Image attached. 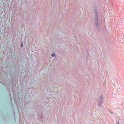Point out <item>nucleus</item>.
I'll list each match as a JSON object with an SVG mask.
<instances>
[{"label":"nucleus","instance_id":"obj_6","mask_svg":"<svg viewBox=\"0 0 124 124\" xmlns=\"http://www.w3.org/2000/svg\"><path fill=\"white\" fill-rule=\"evenodd\" d=\"M109 111L110 113H111V114H113V112H112V111H111L110 110V109H109Z\"/></svg>","mask_w":124,"mask_h":124},{"label":"nucleus","instance_id":"obj_3","mask_svg":"<svg viewBox=\"0 0 124 124\" xmlns=\"http://www.w3.org/2000/svg\"><path fill=\"white\" fill-rule=\"evenodd\" d=\"M98 14H95L94 17V22H98Z\"/></svg>","mask_w":124,"mask_h":124},{"label":"nucleus","instance_id":"obj_7","mask_svg":"<svg viewBox=\"0 0 124 124\" xmlns=\"http://www.w3.org/2000/svg\"><path fill=\"white\" fill-rule=\"evenodd\" d=\"M23 46V44L22 43L21 44V47H22Z\"/></svg>","mask_w":124,"mask_h":124},{"label":"nucleus","instance_id":"obj_4","mask_svg":"<svg viewBox=\"0 0 124 124\" xmlns=\"http://www.w3.org/2000/svg\"><path fill=\"white\" fill-rule=\"evenodd\" d=\"M94 12L95 14H98V12L96 8H94Z\"/></svg>","mask_w":124,"mask_h":124},{"label":"nucleus","instance_id":"obj_8","mask_svg":"<svg viewBox=\"0 0 124 124\" xmlns=\"http://www.w3.org/2000/svg\"><path fill=\"white\" fill-rule=\"evenodd\" d=\"M117 124H119V123L118 121L117 122Z\"/></svg>","mask_w":124,"mask_h":124},{"label":"nucleus","instance_id":"obj_2","mask_svg":"<svg viewBox=\"0 0 124 124\" xmlns=\"http://www.w3.org/2000/svg\"><path fill=\"white\" fill-rule=\"evenodd\" d=\"M97 29L98 31L99 32L100 31L101 29L100 25L98 22H95Z\"/></svg>","mask_w":124,"mask_h":124},{"label":"nucleus","instance_id":"obj_1","mask_svg":"<svg viewBox=\"0 0 124 124\" xmlns=\"http://www.w3.org/2000/svg\"><path fill=\"white\" fill-rule=\"evenodd\" d=\"M103 96L102 95L100 96L98 99L97 101V105L99 107H100L102 103V99Z\"/></svg>","mask_w":124,"mask_h":124},{"label":"nucleus","instance_id":"obj_9","mask_svg":"<svg viewBox=\"0 0 124 124\" xmlns=\"http://www.w3.org/2000/svg\"><path fill=\"white\" fill-rule=\"evenodd\" d=\"M77 40H78L77 39H76V40L77 41Z\"/></svg>","mask_w":124,"mask_h":124},{"label":"nucleus","instance_id":"obj_5","mask_svg":"<svg viewBox=\"0 0 124 124\" xmlns=\"http://www.w3.org/2000/svg\"><path fill=\"white\" fill-rule=\"evenodd\" d=\"M51 55L53 57H54L55 56V53H53L51 54Z\"/></svg>","mask_w":124,"mask_h":124}]
</instances>
